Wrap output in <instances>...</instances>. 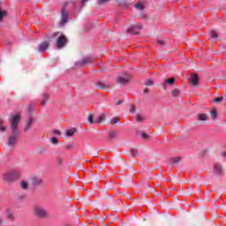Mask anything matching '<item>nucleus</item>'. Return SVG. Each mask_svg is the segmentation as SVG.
Returning <instances> with one entry per match:
<instances>
[{
  "label": "nucleus",
  "instance_id": "f257e3e1",
  "mask_svg": "<svg viewBox=\"0 0 226 226\" xmlns=\"http://www.w3.org/2000/svg\"><path fill=\"white\" fill-rule=\"evenodd\" d=\"M19 123H20V115H13L11 119L10 120L11 134L8 138L7 144L9 147H13V146L17 144V139H19V135L20 133V132L19 131Z\"/></svg>",
  "mask_w": 226,
  "mask_h": 226
},
{
  "label": "nucleus",
  "instance_id": "f03ea898",
  "mask_svg": "<svg viewBox=\"0 0 226 226\" xmlns=\"http://www.w3.org/2000/svg\"><path fill=\"white\" fill-rule=\"evenodd\" d=\"M20 177V171L18 170H13L4 175V180L8 183L17 181Z\"/></svg>",
  "mask_w": 226,
  "mask_h": 226
},
{
  "label": "nucleus",
  "instance_id": "7ed1b4c3",
  "mask_svg": "<svg viewBox=\"0 0 226 226\" xmlns=\"http://www.w3.org/2000/svg\"><path fill=\"white\" fill-rule=\"evenodd\" d=\"M132 79V76L128 73L121 74L117 77V82L120 84V86H126L130 84V80Z\"/></svg>",
  "mask_w": 226,
  "mask_h": 226
},
{
  "label": "nucleus",
  "instance_id": "20e7f679",
  "mask_svg": "<svg viewBox=\"0 0 226 226\" xmlns=\"http://www.w3.org/2000/svg\"><path fill=\"white\" fill-rule=\"evenodd\" d=\"M69 19H70V12L66 11V7H64L61 12V21L59 23L60 27L64 26L67 24Z\"/></svg>",
  "mask_w": 226,
  "mask_h": 226
},
{
  "label": "nucleus",
  "instance_id": "39448f33",
  "mask_svg": "<svg viewBox=\"0 0 226 226\" xmlns=\"http://www.w3.org/2000/svg\"><path fill=\"white\" fill-rule=\"evenodd\" d=\"M34 215L37 218H45V216H47L48 214H47V210H45V208H43L41 207H35L34 208Z\"/></svg>",
  "mask_w": 226,
  "mask_h": 226
},
{
  "label": "nucleus",
  "instance_id": "423d86ee",
  "mask_svg": "<svg viewBox=\"0 0 226 226\" xmlns=\"http://www.w3.org/2000/svg\"><path fill=\"white\" fill-rule=\"evenodd\" d=\"M33 123H34V117L33 115H29L26 120L24 132H29V130H31L33 127Z\"/></svg>",
  "mask_w": 226,
  "mask_h": 226
},
{
  "label": "nucleus",
  "instance_id": "0eeeda50",
  "mask_svg": "<svg viewBox=\"0 0 226 226\" xmlns=\"http://www.w3.org/2000/svg\"><path fill=\"white\" fill-rule=\"evenodd\" d=\"M68 43V39L61 34L56 40V49H63Z\"/></svg>",
  "mask_w": 226,
  "mask_h": 226
},
{
  "label": "nucleus",
  "instance_id": "6e6552de",
  "mask_svg": "<svg viewBox=\"0 0 226 226\" xmlns=\"http://www.w3.org/2000/svg\"><path fill=\"white\" fill-rule=\"evenodd\" d=\"M214 174L218 177H221V176H223V168L222 167V164L215 163L214 165Z\"/></svg>",
  "mask_w": 226,
  "mask_h": 226
},
{
  "label": "nucleus",
  "instance_id": "1a4fd4ad",
  "mask_svg": "<svg viewBox=\"0 0 226 226\" xmlns=\"http://www.w3.org/2000/svg\"><path fill=\"white\" fill-rule=\"evenodd\" d=\"M142 29L141 26L135 25L127 29V33H131L132 34H139V31Z\"/></svg>",
  "mask_w": 226,
  "mask_h": 226
},
{
  "label": "nucleus",
  "instance_id": "9d476101",
  "mask_svg": "<svg viewBox=\"0 0 226 226\" xmlns=\"http://www.w3.org/2000/svg\"><path fill=\"white\" fill-rule=\"evenodd\" d=\"M91 61H93L92 57H85L82 59V61L76 62L75 66L79 68L80 66H84V64H87V63H91Z\"/></svg>",
  "mask_w": 226,
  "mask_h": 226
},
{
  "label": "nucleus",
  "instance_id": "9b49d317",
  "mask_svg": "<svg viewBox=\"0 0 226 226\" xmlns=\"http://www.w3.org/2000/svg\"><path fill=\"white\" fill-rule=\"evenodd\" d=\"M96 87L99 89H107V87H110V83H107L105 81H99L95 83Z\"/></svg>",
  "mask_w": 226,
  "mask_h": 226
},
{
  "label": "nucleus",
  "instance_id": "f8f14e48",
  "mask_svg": "<svg viewBox=\"0 0 226 226\" xmlns=\"http://www.w3.org/2000/svg\"><path fill=\"white\" fill-rule=\"evenodd\" d=\"M49 49V41H43L39 45V52L41 54Z\"/></svg>",
  "mask_w": 226,
  "mask_h": 226
},
{
  "label": "nucleus",
  "instance_id": "ddd939ff",
  "mask_svg": "<svg viewBox=\"0 0 226 226\" xmlns=\"http://www.w3.org/2000/svg\"><path fill=\"white\" fill-rule=\"evenodd\" d=\"M31 183L33 186H40L43 181L41 178L34 177L31 178Z\"/></svg>",
  "mask_w": 226,
  "mask_h": 226
},
{
  "label": "nucleus",
  "instance_id": "4468645a",
  "mask_svg": "<svg viewBox=\"0 0 226 226\" xmlns=\"http://www.w3.org/2000/svg\"><path fill=\"white\" fill-rule=\"evenodd\" d=\"M189 80L192 86H197V84H199V76H197V74H192Z\"/></svg>",
  "mask_w": 226,
  "mask_h": 226
},
{
  "label": "nucleus",
  "instance_id": "2eb2a0df",
  "mask_svg": "<svg viewBox=\"0 0 226 226\" xmlns=\"http://www.w3.org/2000/svg\"><path fill=\"white\" fill-rule=\"evenodd\" d=\"M175 82H176V79L174 78L166 79L162 84L163 89H167V87H166L167 85L172 86V84H174Z\"/></svg>",
  "mask_w": 226,
  "mask_h": 226
},
{
  "label": "nucleus",
  "instance_id": "dca6fc26",
  "mask_svg": "<svg viewBox=\"0 0 226 226\" xmlns=\"http://www.w3.org/2000/svg\"><path fill=\"white\" fill-rule=\"evenodd\" d=\"M19 186H20L21 190H24L26 192L29 189V183H27V181H26V180H22L19 183Z\"/></svg>",
  "mask_w": 226,
  "mask_h": 226
},
{
  "label": "nucleus",
  "instance_id": "f3484780",
  "mask_svg": "<svg viewBox=\"0 0 226 226\" xmlns=\"http://www.w3.org/2000/svg\"><path fill=\"white\" fill-rule=\"evenodd\" d=\"M127 154L130 156H133V158H137V156H139V152L137 151V148H131L127 152Z\"/></svg>",
  "mask_w": 226,
  "mask_h": 226
},
{
  "label": "nucleus",
  "instance_id": "a211bd4d",
  "mask_svg": "<svg viewBox=\"0 0 226 226\" xmlns=\"http://www.w3.org/2000/svg\"><path fill=\"white\" fill-rule=\"evenodd\" d=\"M105 121V114H102L101 116L94 118V122L95 124Z\"/></svg>",
  "mask_w": 226,
  "mask_h": 226
},
{
  "label": "nucleus",
  "instance_id": "6ab92c4d",
  "mask_svg": "<svg viewBox=\"0 0 226 226\" xmlns=\"http://www.w3.org/2000/svg\"><path fill=\"white\" fill-rule=\"evenodd\" d=\"M6 216L8 220H11V222H13L15 220V215H13V212H11V210L10 209L6 210Z\"/></svg>",
  "mask_w": 226,
  "mask_h": 226
},
{
  "label": "nucleus",
  "instance_id": "aec40b11",
  "mask_svg": "<svg viewBox=\"0 0 226 226\" xmlns=\"http://www.w3.org/2000/svg\"><path fill=\"white\" fill-rule=\"evenodd\" d=\"M75 132H77L76 128L67 130L66 131L67 137H73V135H75Z\"/></svg>",
  "mask_w": 226,
  "mask_h": 226
},
{
  "label": "nucleus",
  "instance_id": "412c9836",
  "mask_svg": "<svg viewBox=\"0 0 226 226\" xmlns=\"http://www.w3.org/2000/svg\"><path fill=\"white\" fill-rule=\"evenodd\" d=\"M116 137H117V132H116V131L109 132V140H112V139H116Z\"/></svg>",
  "mask_w": 226,
  "mask_h": 226
},
{
  "label": "nucleus",
  "instance_id": "4be33fe9",
  "mask_svg": "<svg viewBox=\"0 0 226 226\" xmlns=\"http://www.w3.org/2000/svg\"><path fill=\"white\" fill-rule=\"evenodd\" d=\"M6 15H8V12L0 9V22H3V19H4Z\"/></svg>",
  "mask_w": 226,
  "mask_h": 226
},
{
  "label": "nucleus",
  "instance_id": "5701e85b",
  "mask_svg": "<svg viewBox=\"0 0 226 226\" xmlns=\"http://www.w3.org/2000/svg\"><path fill=\"white\" fill-rule=\"evenodd\" d=\"M198 118H199L200 121H206V119H207V115H206V114H200L198 116Z\"/></svg>",
  "mask_w": 226,
  "mask_h": 226
},
{
  "label": "nucleus",
  "instance_id": "b1692460",
  "mask_svg": "<svg viewBox=\"0 0 226 226\" xmlns=\"http://www.w3.org/2000/svg\"><path fill=\"white\" fill-rule=\"evenodd\" d=\"M47 100H49V95H48V94H43V98H42V100H41V104H42V105H46Z\"/></svg>",
  "mask_w": 226,
  "mask_h": 226
},
{
  "label": "nucleus",
  "instance_id": "393cba45",
  "mask_svg": "<svg viewBox=\"0 0 226 226\" xmlns=\"http://www.w3.org/2000/svg\"><path fill=\"white\" fill-rule=\"evenodd\" d=\"M210 116L212 119H215V117H217L218 112H216V109H213L212 111H210Z\"/></svg>",
  "mask_w": 226,
  "mask_h": 226
},
{
  "label": "nucleus",
  "instance_id": "a878e982",
  "mask_svg": "<svg viewBox=\"0 0 226 226\" xmlns=\"http://www.w3.org/2000/svg\"><path fill=\"white\" fill-rule=\"evenodd\" d=\"M223 100H226L224 97H217L214 99V103H220V102H223Z\"/></svg>",
  "mask_w": 226,
  "mask_h": 226
},
{
  "label": "nucleus",
  "instance_id": "bb28decb",
  "mask_svg": "<svg viewBox=\"0 0 226 226\" xmlns=\"http://www.w3.org/2000/svg\"><path fill=\"white\" fill-rule=\"evenodd\" d=\"M180 160L181 159L179 157H172L170 159V162H171V163H179Z\"/></svg>",
  "mask_w": 226,
  "mask_h": 226
},
{
  "label": "nucleus",
  "instance_id": "cd10ccee",
  "mask_svg": "<svg viewBox=\"0 0 226 226\" xmlns=\"http://www.w3.org/2000/svg\"><path fill=\"white\" fill-rule=\"evenodd\" d=\"M26 194H19L18 195V200L20 201V202H23V200H26Z\"/></svg>",
  "mask_w": 226,
  "mask_h": 226
},
{
  "label": "nucleus",
  "instance_id": "c85d7f7f",
  "mask_svg": "<svg viewBox=\"0 0 226 226\" xmlns=\"http://www.w3.org/2000/svg\"><path fill=\"white\" fill-rule=\"evenodd\" d=\"M135 8H136V10H140V11H142V10H144V4H137L136 5H135Z\"/></svg>",
  "mask_w": 226,
  "mask_h": 226
},
{
  "label": "nucleus",
  "instance_id": "c756f323",
  "mask_svg": "<svg viewBox=\"0 0 226 226\" xmlns=\"http://www.w3.org/2000/svg\"><path fill=\"white\" fill-rule=\"evenodd\" d=\"M88 123L89 124H93V123H94V117H93V115L88 116Z\"/></svg>",
  "mask_w": 226,
  "mask_h": 226
},
{
  "label": "nucleus",
  "instance_id": "7c9ffc66",
  "mask_svg": "<svg viewBox=\"0 0 226 226\" xmlns=\"http://www.w3.org/2000/svg\"><path fill=\"white\" fill-rule=\"evenodd\" d=\"M118 122H119V118L118 117H114L110 121L111 124H117Z\"/></svg>",
  "mask_w": 226,
  "mask_h": 226
},
{
  "label": "nucleus",
  "instance_id": "2f4dec72",
  "mask_svg": "<svg viewBox=\"0 0 226 226\" xmlns=\"http://www.w3.org/2000/svg\"><path fill=\"white\" fill-rule=\"evenodd\" d=\"M179 95V89H174L173 91H172V96H178Z\"/></svg>",
  "mask_w": 226,
  "mask_h": 226
},
{
  "label": "nucleus",
  "instance_id": "473e14b6",
  "mask_svg": "<svg viewBox=\"0 0 226 226\" xmlns=\"http://www.w3.org/2000/svg\"><path fill=\"white\" fill-rule=\"evenodd\" d=\"M210 37L215 40V39L218 38V34L216 33L211 32L210 33Z\"/></svg>",
  "mask_w": 226,
  "mask_h": 226
},
{
  "label": "nucleus",
  "instance_id": "72a5a7b5",
  "mask_svg": "<svg viewBox=\"0 0 226 226\" xmlns=\"http://www.w3.org/2000/svg\"><path fill=\"white\" fill-rule=\"evenodd\" d=\"M108 1L110 0H97V4H105V3H108Z\"/></svg>",
  "mask_w": 226,
  "mask_h": 226
},
{
  "label": "nucleus",
  "instance_id": "f704fd0d",
  "mask_svg": "<svg viewBox=\"0 0 226 226\" xmlns=\"http://www.w3.org/2000/svg\"><path fill=\"white\" fill-rule=\"evenodd\" d=\"M51 142H52V144H57V142H59V140L57 139V138L53 137V138H51Z\"/></svg>",
  "mask_w": 226,
  "mask_h": 226
},
{
  "label": "nucleus",
  "instance_id": "c9c22d12",
  "mask_svg": "<svg viewBox=\"0 0 226 226\" xmlns=\"http://www.w3.org/2000/svg\"><path fill=\"white\" fill-rule=\"evenodd\" d=\"M136 121H138L139 123H142V117H140V115L136 116Z\"/></svg>",
  "mask_w": 226,
  "mask_h": 226
},
{
  "label": "nucleus",
  "instance_id": "e433bc0d",
  "mask_svg": "<svg viewBox=\"0 0 226 226\" xmlns=\"http://www.w3.org/2000/svg\"><path fill=\"white\" fill-rule=\"evenodd\" d=\"M153 84V80L151 79H147L146 82H145V85L147 86H151Z\"/></svg>",
  "mask_w": 226,
  "mask_h": 226
},
{
  "label": "nucleus",
  "instance_id": "4c0bfd02",
  "mask_svg": "<svg viewBox=\"0 0 226 226\" xmlns=\"http://www.w3.org/2000/svg\"><path fill=\"white\" fill-rule=\"evenodd\" d=\"M53 133H55V135H61V132L59 130H57V129H55L53 131Z\"/></svg>",
  "mask_w": 226,
  "mask_h": 226
},
{
  "label": "nucleus",
  "instance_id": "58836bf2",
  "mask_svg": "<svg viewBox=\"0 0 226 226\" xmlns=\"http://www.w3.org/2000/svg\"><path fill=\"white\" fill-rule=\"evenodd\" d=\"M141 137L142 139H147V133L146 132L141 133Z\"/></svg>",
  "mask_w": 226,
  "mask_h": 226
},
{
  "label": "nucleus",
  "instance_id": "ea45409f",
  "mask_svg": "<svg viewBox=\"0 0 226 226\" xmlns=\"http://www.w3.org/2000/svg\"><path fill=\"white\" fill-rule=\"evenodd\" d=\"M73 147V144H69L66 146V149H72Z\"/></svg>",
  "mask_w": 226,
  "mask_h": 226
},
{
  "label": "nucleus",
  "instance_id": "a19ab883",
  "mask_svg": "<svg viewBox=\"0 0 226 226\" xmlns=\"http://www.w3.org/2000/svg\"><path fill=\"white\" fill-rule=\"evenodd\" d=\"M157 42L159 43V45H164L165 43V41L162 40H159Z\"/></svg>",
  "mask_w": 226,
  "mask_h": 226
},
{
  "label": "nucleus",
  "instance_id": "79ce46f5",
  "mask_svg": "<svg viewBox=\"0 0 226 226\" xmlns=\"http://www.w3.org/2000/svg\"><path fill=\"white\" fill-rule=\"evenodd\" d=\"M57 34H59V33L54 34L52 36H49V38H56V36H57Z\"/></svg>",
  "mask_w": 226,
  "mask_h": 226
},
{
  "label": "nucleus",
  "instance_id": "37998d69",
  "mask_svg": "<svg viewBox=\"0 0 226 226\" xmlns=\"http://www.w3.org/2000/svg\"><path fill=\"white\" fill-rule=\"evenodd\" d=\"M131 112H135V106H132Z\"/></svg>",
  "mask_w": 226,
  "mask_h": 226
},
{
  "label": "nucleus",
  "instance_id": "c03bdc74",
  "mask_svg": "<svg viewBox=\"0 0 226 226\" xmlns=\"http://www.w3.org/2000/svg\"><path fill=\"white\" fill-rule=\"evenodd\" d=\"M121 103H123V101H118V102H117V105H121Z\"/></svg>",
  "mask_w": 226,
  "mask_h": 226
},
{
  "label": "nucleus",
  "instance_id": "a18cd8bd",
  "mask_svg": "<svg viewBox=\"0 0 226 226\" xmlns=\"http://www.w3.org/2000/svg\"><path fill=\"white\" fill-rule=\"evenodd\" d=\"M222 155L223 156V158H226V152L222 153Z\"/></svg>",
  "mask_w": 226,
  "mask_h": 226
},
{
  "label": "nucleus",
  "instance_id": "49530a36",
  "mask_svg": "<svg viewBox=\"0 0 226 226\" xmlns=\"http://www.w3.org/2000/svg\"><path fill=\"white\" fill-rule=\"evenodd\" d=\"M58 163L61 165V163H63V161L59 160Z\"/></svg>",
  "mask_w": 226,
  "mask_h": 226
},
{
  "label": "nucleus",
  "instance_id": "de8ad7c7",
  "mask_svg": "<svg viewBox=\"0 0 226 226\" xmlns=\"http://www.w3.org/2000/svg\"><path fill=\"white\" fill-rule=\"evenodd\" d=\"M87 0H82V4H84V3H86Z\"/></svg>",
  "mask_w": 226,
  "mask_h": 226
},
{
  "label": "nucleus",
  "instance_id": "09e8293b",
  "mask_svg": "<svg viewBox=\"0 0 226 226\" xmlns=\"http://www.w3.org/2000/svg\"><path fill=\"white\" fill-rule=\"evenodd\" d=\"M144 93H145V94H147V89L144 90Z\"/></svg>",
  "mask_w": 226,
  "mask_h": 226
},
{
  "label": "nucleus",
  "instance_id": "8fccbe9b",
  "mask_svg": "<svg viewBox=\"0 0 226 226\" xmlns=\"http://www.w3.org/2000/svg\"><path fill=\"white\" fill-rule=\"evenodd\" d=\"M1 223H3V221H1V219H0V225H1Z\"/></svg>",
  "mask_w": 226,
  "mask_h": 226
}]
</instances>
